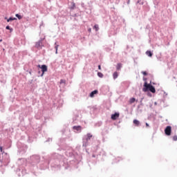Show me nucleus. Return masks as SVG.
I'll return each instance as SVG.
<instances>
[{
    "mask_svg": "<svg viewBox=\"0 0 177 177\" xmlns=\"http://www.w3.org/2000/svg\"><path fill=\"white\" fill-rule=\"evenodd\" d=\"M92 134L91 133H87V138H86V140H91V138H92Z\"/></svg>",
    "mask_w": 177,
    "mask_h": 177,
    "instance_id": "ddd939ff",
    "label": "nucleus"
},
{
    "mask_svg": "<svg viewBox=\"0 0 177 177\" xmlns=\"http://www.w3.org/2000/svg\"><path fill=\"white\" fill-rule=\"evenodd\" d=\"M142 73L143 74V75H147V72L146 71H143L142 72Z\"/></svg>",
    "mask_w": 177,
    "mask_h": 177,
    "instance_id": "4be33fe9",
    "label": "nucleus"
},
{
    "mask_svg": "<svg viewBox=\"0 0 177 177\" xmlns=\"http://www.w3.org/2000/svg\"><path fill=\"white\" fill-rule=\"evenodd\" d=\"M38 67H39V68H41V65H39Z\"/></svg>",
    "mask_w": 177,
    "mask_h": 177,
    "instance_id": "a878e982",
    "label": "nucleus"
},
{
    "mask_svg": "<svg viewBox=\"0 0 177 177\" xmlns=\"http://www.w3.org/2000/svg\"><path fill=\"white\" fill-rule=\"evenodd\" d=\"M173 140H174L175 142H176V140H177V136H173Z\"/></svg>",
    "mask_w": 177,
    "mask_h": 177,
    "instance_id": "aec40b11",
    "label": "nucleus"
},
{
    "mask_svg": "<svg viewBox=\"0 0 177 177\" xmlns=\"http://www.w3.org/2000/svg\"><path fill=\"white\" fill-rule=\"evenodd\" d=\"M88 31H91V29H89Z\"/></svg>",
    "mask_w": 177,
    "mask_h": 177,
    "instance_id": "cd10ccee",
    "label": "nucleus"
},
{
    "mask_svg": "<svg viewBox=\"0 0 177 177\" xmlns=\"http://www.w3.org/2000/svg\"><path fill=\"white\" fill-rule=\"evenodd\" d=\"M146 127H149V124L147 123L145 124Z\"/></svg>",
    "mask_w": 177,
    "mask_h": 177,
    "instance_id": "393cba45",
    "label": "nucleus"
},
{
    "mask_svg": "<svg viewBox=\"0 0 177 177\" xmlns=\"http://www.w3.org/2000/svg\"><path fill=\"white\" fill-rule=\"evenodd\" d=\"M113 77L114 80H116V78H118V72L113 73Z\"/></svg>",
    "mask_w": 177,
    "mask_h": 177,
    "instance_id": "9d476101",
    "label": "nucleus"
},
{
    "mask_svg": "<svg viewBox=\"0 0 177 177\" xmlns=\"http://www.w3.org/2000/svg\"><path fill=\"white\" fill-rule=\"evenodd\" d=\"M120 117V113H115V114L111 115V120H115Z\"/></svg>",
    "mask_w": 177,
    "mask_h": 177,
    "instance_id": "39448f33",
    "label": "nucleus"
},
{
    "mask_svg": "<svg viewBox=\"0 0 177 177\" xmlns=\"http://www.w3.org/2000/svg\"><path fill=\"white\" fill-rule=\"evenodd\" d=\"M13 20H17V19H16V18H13V17H10V18L7 20V21H8V23H9V21H13Z\"/></svg>",
    "mask_w": 177,
    "mask_h": 177,
    "instance_id": "2eb2a0df",
    "label": "nucleus"
},
{
    "mask_svg": "<svg viewBox=\"0 0 177 177\" xmlns=\"http://www.w3.org/2000/svg\"><path fill=\"white\" fill-rule=\"evenodd\" d=\"M172 132V127L171 126H167L165 129V133L167 136H171V133Z\"/></svg>",
    "mask_w": 177,
    "mask_h": 177,
    "instance_id": "f03ea898",
    "label": "nucleus"
},
{
    "mask_svg": "<svg viewBox=\"0 0 177 177\" xmlns=\"http://www.w3.org/2000/svg\"><path fill=\"white\" fill-rule=\"evenodd\" d=\"M122 67V64L119 63V64H117L116 70L120 71V70H121Z\"/></svg>",
    "mask_w": 177,
    "mask_h": 177,
    "instance_id": "1a4fd4ad",
    "label": "nucleus"
},
{
    "mask_svg": "<svg viewBox=\"0 0 177 177\" xmlns=\"http://www.w3.org/2000/svg\"><path fill=\"white\" fill-rule=\"evenodd\" d=\"M0 151H1V153H2V151H3L2 147H0Z\"/></svg>",
    "mask_w": 177,
    "mask_h": 177,
    "instance_id": "b1692460",
    "label": "nucleus"
},
{
    "mask_svg": "<svg viewBox=\"0 0 177 177\" xmlns=\"http://www.w3.org/2000/svg\"><path fill=\"white\" fill-rule=\"evenodd\" d=\"M73 129H75V131H81L82 127H81V126H74Z\"/></svg>",
    "mask_w": 177,
    "mask_h": 177,
    "instance_id": "6e6552de",
    "label": "nucleus"
},
{
    "mask_svg": "<svg viewBox=\"0 0 177 177\" xmlns=\"http://www.w3.org/2000/svg\"><path fill=\"white\" fill-rule=\"evenodd\" d=\"M145 88H142L143 92H147V91H150L152 93H156V88L153 86L151 84H147V82H145L144 84Z\"/></svg>",
    "mask_w": 177,
    "mask_h": 177,
    "instance_id": "f257e3e1",
    "label": "nucleus"
},
{
    "mask_svg": "<svg viewBox=\"0 0 177 177\" xmlns=\"http://www.w3.org/2000/svg\"><path fill=\"white\" fill-rule=\"evenodd\" d=\"M97 75H98V77H100V78H103V73L98 72Z\"/></svg>",
    "mask_w": 177,
    "mask_h": 177,
    "instance_id": "f3484780",
    "label": "nucleus"
},
{
    "mask_svg": "<svg viewBox=\"0 0 177 177\" xmlns=\"http://www.w3.org/2000/svg\"><path fill=\"white\" fill-rule=\"evenodd\" d=\"M57 48H59V46H55V53L57 55Z\"/></svg>",
    "mask_w": 177,
    "mask_h": 177,
    "instance_id": "412c9836",
    "label": "nucleus"
},
{
    "mask_svg": "<svg viewBox=\"0 0 177 177\" xmlns=\"http://www.w3.org/2000/svg\"><path fill=\"white\" fill-rule=\"evenodd\" d=\"M98 70H102V66L100 65L98 66Z\"/></svg>",
    "mask_w": 177,
    "mask_h": 177,
    "instance_id": "5701e85b",
    "label": "nucleus"
},
{
    "mask_svg": "<svg viewBox=\"0 0 177 177\" xmlns=\"http://www.w3.org/2000/svg\"><path fill=\"white\" fill-rule=\"evenodd\" d=\"M97 90H95L93 91H92L91 93H90V97H93V96H95V95L97 94Z\"/></svg>",
    "mask_w": 177,
    "mask_h": 177,
    "instance_id": "423d86ee",
    "label": "nucleus"
},
{
    "mask_svg": "<svg viewBox=\"0 0 177 177\" xmlns=\"http://www.w3.org/2000/svg\"><path fill=\"white\" fill-rule=\"evenodd\" d=\"M0 42H2V39H0Z\"/></svg>",
    "mask_w": 177,
    "mask_h": 177,
    "instance_id": "bb28decb",
    "label": "nucleus"
},
{
    "mask_svg": "<svg viewBox=\"0 0 177 177\" xmlns=\"http://www.w3.org/2000/svg\"><path fill=\"white\" fill-rule=\"evenodd\" d=\"M146 55H147V56H149V57H151V56H153V53H151V51L147 50L146 52Z\"/></svg>",
    "mask_w": 177,
    "mask_h": 177,
    "instance_id": "f8f14e48",
    "label": "nucleus"
},
{
    "mask_svg": "<svg viewBox=\"0 0 177 177\" xmlns=\"http://www.w3.org/2000/svg\"><path fill=\"white\" fill-rule=\"evenodd\" d=\"M15 16L17 17V19H19V20H21V19H23V17L19 14H16Z\"/></svg>",
    "mask_w": 177,
    "mask_h": 177,
    "instance_id": "4468645a",
    "label": "nucleus"
},
{
    "mask_svg": "<svg viewBox=\"0 0 177 177\" xmlns=\"http://www.w3.org/2000/svg\"><path fill=\"white\" fill-rule=\"evenodd\" d=\"M35 47L37 49H41L42 48V41H39L36 42Z\"/></svg>",
    "mask_w": 177,
    "mask_h": 177,
    "instance_id": "20e7f679",
    "label": "nucleus"
},
{
    "mask_svg": "<svg viewBox=\"0 0 177 177\" xmlns=\"http://www.w3.org/2000/svg\"><path fill=\"white\" fill-rule=\"evenodd\" d=\"M133 122L136 127H139V125H140V122H139L138 120H134Z\"/></svg>",
    "mask_w": 177,
    "mask_h": 177,
    "instance_id": "0eeeda50",
    "label": "nucleus"
},
{
    "mask_svg": "<svg viewBox=\"0 0 177 177\" xmlns=\"http://www.w3.org/2000/svg\"><path fill=\"white\" fill-rule=\"evenodd\" d=\"M60 84H66V80H60Z\"/></svg>",
    "mask_w": 177,
    "mask_h": 177,
    "instance_id": "6ab92c4d",
    "label": "nucleus"
},
{
    "mask_svg": "<svg viewBox=\"0 0 177 177\" xmlns=\"http://www.w3.org/2000/svg\"><path fill=\"white\" fill-rule=\"evenodd\" d=\"M6 30H10V31H13V29L10 28V26H7L6 27Z\"/></svg>",
    "mask_w": 177,
    "mask_h": 177,
    "instance_id": "a211bd4d",
    "label": "nucleus"
},
{
    "mask_svg": "<svg viewBox=\"0 0 177 177\" xmlns=\"http://www.w3.org/2000/svg\"><path fill=\"white\" fill-rule=\"evenodd\" d=\"M93 29L95 30V31H99V25H95Z\"/></svg>",
    "mask_w": 177,
    "mask_h": 177,
    "instance_id": "dca6fc26",
    "label": "nucleus"
},
{
    "mask_svg": "<svg viewBox=\"0 0 177 177\" xmlns=\"http://www.w3.org/2000/svg\"><path fill=\"white\" fill-rule=\"evenodd\" d=\"M136 101V99H135V97L130 98L129 104H132V103H135Z\"/></svg>",
    "mask_w": 177,
    "mask_h": 177,
    "instance_id": "9b49d317",
    "label": "nucleus"
},
{
    "mask_svg": "<svg viewBox=\"0 0 177 177\" xmlns=\"http://www.w3.org/2000/svg\"><path fill=\"white\" fill-rule=\"evenodd\" d=\"M41 73H42L41 77H44V75L45 74V73L48 71V66L46 65H41Z\"/></svg>",
    "mask_w": 177,
    "mask_h": 177,
    "instance_id": "7ed1b4c3",
    "label": "nucleus"
}]
</instances>
